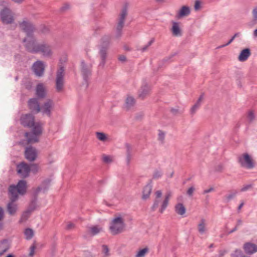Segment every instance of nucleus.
<instances>
[{"label": "nucleus", "mask_w": 257, "mask_h": 257, "mask_svg": "<svg viewBox=\"0 0 257 257\" xmlns=\"http://www.w3.org/2000/svg\"><path fill=\"white\" fill-rule=\"evenodd\" d=\"M107 48L105 47H101L99 50V55L100 56L101 61L99 66L103 67L105 63V60L107 57Z\"/></svg>", "instance_id": "obj_21"}, {"label": "nucleus", "mask_w": 257, "mask_h": 257, "mask_svg": "<svg viewBox=\"0 0 257 257\" xmlns=\"http://www.w3.org/2000/svg\"><path fill=\"white\" fill-rule=\"evenodd\" d=\"M28 106L29 109L36 113L41 111V106L37 98H31L28 101Z\"/></svg>", "instance_id": "obj_15"}, {"label": "nucleus", "mask_w": 257, "mask_h": 257, "mask_svg": "<svg viewBox=\"0 0 257 257\" xmlns=\"http://www.w3.org/2000/svg\"><path fill=\"white\" fill-rule=\"evenodd\" d=\"M74 228V224L73 223L70 222L68 224L67 226V229H72Z\"/></svg>", "instance_id": "obj_59"}, {"label": "nucleus", "mask_w": 257, "mask_h": 257, "mask_svg": "<svg viewBox=\"0 0 257 257\" xmlns=\"http://www.w3.org/2000/svg\"><path fill=\"white\" fill-rule=\"evenodd\" d=\"M199 108V107L198 106L194 104L190 109L191 114L193 115Z\"/></svg>", "instance_id": "obj_51"}, {"label": "nucleus", "mask_w": 257, "mask_h": 257, "mask_svg": "<svg viewBox=\"0 0 257 257\" xmlns=\"http://www.w3.org/2000/svg\"><path fill=\"white\" fill-rule=\"evenodd\" d=\"M31 215V211L27 210L25 211L22 215L21 218L20 220V222L22 223L25 222L30 217Z\"/></svg>", "instance_id": "obj_34"}, {"label": "nucleus", "mask_w": 257, "mask_h": 257, "mask_svg": "<svg viewBox=\"0 0 257 257\" xmlns=\"http://www.w3.org/2000/svg\"><path fill=\"white\" fill-rule=\"evenodd\" d=\"M20 120L23 126L32 128L31 132L25 134L28 142L29 143L38 142L43 132L42 124L40 122H35L34 115L31 113L22 115Z\"/></svg>", "instance_id": "obj_1"}, {"label": "nucleus", "mask_w": 257, "mask_h": 257, "mask_svg": "<svg viewBox=\"0 0 257 257\" xmlns=\"http://www.w3.org/2000/svg\"><path fill=\"white\" fill-rule=\"evenodd\" d=\"M165 134L163 132H162L161 131H159V134H158L159 140H160V141L163 142L165 139Z\"/></svg>", "instance_id": "obj_47"}, {"label": "nucleus", "mask_w": 257, "mask_h": 257, "mask_svg": "<svg viewBox=\"0 0 257 257\" xmlns=\"http://www.w3.org/2000/svg\"><path fill=\"white\" fill-rule=\"evenodd\" d=\"M227 252V251L225 250H220L219 251V255L218 257H222Z\"/></svg>", "instance_id": "obj_58"}, {"label": "nucleus", "mask_w": 257, "mask_h": 257, "mask_svg": "<svg viewBox=\"0 0 257 257\" xmlns=\"http://www.w3.org/2000/svg\"><path fill=\"white\" fill-rule=\"evenodd\" d=\"M252 19L247 23V25L250 27L257 24V6L252 9Z\"/></svg>", "instance_id": "obj_25"}, {"label": "nucleus", "mask_w": 257, "mask_h": 257, "mask_svg": "<svg viewBox=\"0 0 257 257\" xmlns=\"http://www.w3.org/2000/svg\"><path fill=\"white\" fill-rule=\"evenodd\" d=\"M47 88L43 83H39L35 88V94L38 99H44L47 95Z\"/></svg>", "instance_id": "obj_13"}, {"label": "nucleus", "mask_w": 257, "mask_h": 257, "mask_svg": "<svg viewBox=\"0 0 257 257\" xmlns=\"http://www.w3.org/2000/svg\"><path fill=\"white\" fill-rule=\"evenodd\" d=\"M91 69L92 64L90 63L87 64L84 61H81L80 65L81 73L85 81H87L88 77L91 76Z\"/></svg>", "instance_id": "obj_10"}, {"label": "nucleus", "mask_w": 257, "mask_h": 257, "mask_svg": "<svg viewBox=\"0 0 257 257\" xmlns=\"http://www.w3.org/2000/svg\"><path fill=\"white\" fill-rule=\"evenodd\" d=\"M17 171L22 177H27L30 172V167L25 163H22L17 166Z\"/></svg>", "instance_id": "obj_14"}, {"label": "nucleus", "mask_w": 257, "mask_h": 257, "mask_svg": "<svg viewBox=\"0 0 257 257\" xmlns=\"http://www.w3.org/2000/svg\"><path fill=\"white\" fill-rule=\"evenodd\" d=\"M89 229L91 234L94 235L100 232L102 230V228L98 226H94L90 227Z\"/></svg>", "instance_id": "obj_35"}, {"label": "nucleus", "mask_w": 257, "mask_h": 257, "mask_svg": "<svg viewBox=\"0 0 257 257\" xmlns=\"http://www.w3.org/2000/svg\"><path fill=\"white\" fill-rule=\"evenodd\" d=\"M23 42L25 43L24 46L28 51L32 53H36L34 50L38 48L40 43L37 42L32 35L25 38L23 40Z\"/></svg>", "instance_id": "obj_7"}, {"label": "nucleus", "mask_w": 257, "mask_h": 257, "mask_svg": "<svg viewBox=\"0 0 257 257\" xmlns=\"http://www.w3.org/2000/svg\"><path fill=\"white\" fill-rule=\"evenodd\" d=\"M118 59L119 61L123 62L125 60L126 57L124 55H121L119 57Z\"/></svg>", "instance_id": "obj_61"}, {"label": "nucleus", "mask_w": 257, "mask_h": 257, "mask_svg": "<svg viewBox=\"0 0 257 257\" xmlns=\"http://www.w3.org/2000/svg\"><path fill=\"white\" fill-rule=\"evenodd\" d=\"M161 202V199L160 198H156L155 201H154V204L152 206V209L153 210H155L158 206H159V205L160 204Z\"/></svg>", "instance_id": "obj_43"}, {"label": "nucleus", "mask_w": 257, "mask_h": 257, "mask_svg": "<svg viewBox=\"0 0 257 257\" xmlns=\"http://www.w3.org/2000/svg\"><path fill=\"white\" fill-rule=\"evenodd\" d=\"M148 252V248L146 247L139 250L136 254L135 257H144Z\"/></svg>", "instance_id": "obj_38"}, {"label": "nucleus", "mask_w": 257, "mask_h": 257, "mask_svg": "<svg viewBox=\"0 0 257 257\" xmlns=\"http://www.w3.org/2000/svg\"><path fill=\"white\" fill-rule=\"evenodd\" d=\"M110 40V37L108 35L104 36L102 39V46L107 48Z\"/></svg>", "instance_id": "obj_36"}, {"label": "nucleus", "mask_w": 257, "mask_h": 257, "mask_svg": "<svg viewBox=\"0 0 257 257\" xmlns=\"http://www.w3.org/2000/svg\"><path fill=\"white\" fill-rule=\"evenodd\" d=\"M1 21L5 24H11L14 21V13L10 8V4L1 2Z\"/></svg>", "instance_id": "obj_4"}, {"label": "nucleus", "mask_w": 257, "mask_h": 257, "mask_svg": "<svg viewBox=\"0 0 257 257\" xmlns=\"http://www.w3.org/2000/svg\"><path fill=\"white\" fill-rule=\"evenodd\" d=\"M152 189V186L151 184L147 185L144 188L143 191L142 198L143 199H147L150 196Z\"/></svg>", "instance_id": "obj_27"}, {"label": "nucleus", "mask_w": 257, "mask_h": 257, "mask_svg": "<svg viewBox=\"0 0 257 257\" xmlns=\"http://www.w3.org/2000/svg\"><path fill=\"white\" fill-rule=\"evenodd\" d=\"M237 193V191L235 190L230 192L229 194L226 195L224 196L225 202H229L231 199H232L236 196Z\"/></svg>", "instance_id": "obj_33"}, {"label": "nucleus", "mask_w": 257, "mask_h": 257, "mask_svg": "<svg viewBox=\"0 0 257 257\" xmlns=\"http://www.w3.org/2000/svg\"><path fill=\"white\" fill-rule=\"evenodd\" d=\"M251 55V52L249 48H245L242 50L238 57V60L240 62L245 61Z\"/></svg>", "instance_id": "obj_20"}, {"label": "nucleus", "mask_w": 257, "mask_h": 257, "mask_svg": "<svg viewBox=\"0 0 257 257\" xmlns=\"http://www.w3.org/2000/svg\"><path fill=\"white\" fill-rule=\"evenodd\" d=\"M155 194H156V198L160 199V198H161V197L162 196V193L161 191L158 190L156 192Z\"/></svg>", "instance_id": "obj_57"}, {"label": "nucleus", "mask_w": 257, "mask_h": 257, "mask_svg": "<svg viewBox=\"0 0 257 257\" xmlns=\"http://www.w3.org/2000/svg\"><path fill=\"white\" fill-rule=\"evenodd\" d=\"M102 160L104 163L107 164L110 163L112 161V158L110 156L104 155H103Z\"/></svg>", "instance_id": "obj_42"}, {"label": "nucleus", "mask_w": 257, "mask_h": 257, "mask_svg": "<svg viewBox=\"0 0 257 257\" xmlns=\"http://www.w3.org/2000/svg\"><path fill=\"white\" fill-rule=\"evenodd\" d=\"M30 167V171L34 174L37 173L39 171V167L37 164H32Z\"/></svg>", "instance_id": "obj_40"}, {"label": "nucleus", "mask_w": 257, "mask_h": 257, "mask_svg": "<svg viewBox=\"0 0 257 257\" xmlns=\"http://www.w3.org/2000/svg\"><path fill=\"white\" fill-rule=\"evenodd\" d=\"M70 8V5L69 4H65L62 8V11H66Z\"/></svg>", "instance_id": "obj_60"}, {"label": "nucleus", "mask_w": 257, "mask_h": 257, "mask_svg": "<svg viewBox=\"0 0 257 257\" xmlns=\"http://www.w3.org/2000/svg\"><path fill=\"white\" fill-rule=\"evenodd\" d=\"M20 28L25 32L27 37L31 36L34 31V27L32 23L27 21H24L20 24Z\"/></svg>", "instance_id": "obj_16"}, {"label": "nucleus", "mask_w": 257, "mask_h": 257, "mask_svg": "<svg viewBox=\"0 0 257 257\" xmlns=\"http://www.w3.org/2000/svg\"><path fill=\"white\" fill-rule=\"evenodd\" d=\"M33 70L35 74L38 76H42L44 72L45 66L44 63L41 61H37L34 63Z\"/></svg>", "instance_id": "obj_17"}, {"label": "nucleus", "mask_w": 257, "mask_h": 257, "mask_svg": "<svg viewBox=\"0 0 257 257\" xmlns=\"http://www.w3.org/2000/svg\"><path fill=\"white\" fill-rule=\"evenodd\" d=\"M35 249H36V246L35 245H33L32 246H31L30 252L29 253L30 256H32L34 255Z\"/></svg>", "instance_id": "obj_54"}, {"label": "nucleus", "mask_w": 257, "mask_h": 257, "mask_svg": "<svg viewBox=\"0 0 257 257\" xmlns=\"http://www.w3.org/2000/svg\"><path fill=\"white\" fill-rule=\"evenodd\" d=\"M215 170L216 172H221L223 170V166L221 164L217 166Z\"/></svg>", "instance_id": "obj_56"}, {"label": "nucleus", "mask_w": 257, "mask_h": 257, "mask_svg": "<svg viewBox=\"0 0 257 257\" xmlns=\"http://www.w3.org/2000/svg\"><path fill=\"white\" fill-rule=\"evenodd\" d=\"M171 195H172V193L170 191H168L166 193V194L165 195V199L164 200V201L161 205V207L160 209V213H162L164 212V211L165 210L166 207H167L168 202H169V200L170 197L171 196Z\"/></svg>", "instance_id": "obj_26"}, {"label": "nucleus", "mask_w": 257, "mask_h": 257, "mask_svg": "<svg viewBox=\"0 0 257 257\" xmlns=\"http://www.w3.org/2000/svg\"><path fill=\"white\" fill-rule=\"evenodd\" d=\"M245 252L248 254H252L257 252V245L250 242H246L243 245Z\"/></svg>", "instance_id": "obj_18"}, {"label": "nucleus", "mask_w": 257, "mask_h": 257, "mask_svg": "<svg viewBox=\"0 0 257 257\" xmlns=\"http://www.w3.org/2000/svg\"><path fill=\"white\" fill-rule=\"evenodd\" d=\"M27 182L25 180H20L17 185H11L9 187V196L10 201L7 206L8 213L14 215L17 210V204L16 201L18 199V194L24 195L26 192Z\"/></svg>", "instance_id": "obj_2"}, {"label": "nucleus", "mask_w": 257, "mask_h": 257, "mask_svg": "<svg viewBox=\"0 0 257 257\" xmlns=\"http://www.w3.org/2000/svg\"><path fill=\"white\" fill-rule=\"evenodd\" d=\"M123 215L118 214L112 219L110 223L109 229L112 234L116 235L122 232L125 227Z\"/></svg>", "instance_id": "obj_3"}, {"label": "nucleus", "mask_w": 257, "mask_h": 257, "mask_svg": "<svg viewBox=\"0 0 257 257\" xmlns=\"http://www.w3.org/2000/svg\"><path fill=\"white\" fill-rule=\"evenodd\" d=\"M175 212L179 215H183L186 212V208L182 203H178L175 206Z\"/></svg>", "instance_id": "obj_28"}, {"label": "nucleus", "mask_w": 257, "mask_h": 257, "mask_svg": "<svg viewBox=\"0 0 257 257\" xmlns=\"http://www.w3.org/2000/svg\"><path fill=\"white\" fill-rule=\"evenodd\" d=\"M203 99L204 94H201L195 104L200 107Z\"/></svg>", "instance_id": "obj_48"}, {"label": "nucleus", "mask_w": 257, "mask_h": 257, "mask_svg": "<svg viewBox=\"0 0 257 257\" xmlns=\"http://www.w3.org/2000/svg\"><path fill=\"white\" fill-rule=\"evenodd\" d=\"M24 234L26 236V238L27 240L31 239L34 236V231L31 228H27L24 231Z\"/></svg>", "instance_id": "obj_37"}, {"label": "nucleus", "mask_w": 257, "mask_h": 257, "mask_svg": "<svg viewBox=\"0 0 257 257\" xmlns=\"http://www.w3.org/2000/svg\"><path fill=\"white\" fill-rule=\"evenodd\" d=\"M54 106V102L51 99H47L41 106V111L48 116L51 115V111Z\"/></svg>", "instance_id": "obj_12"}, {"label": "nucleus", "mask_w": 257, "mask_h": 257, "mask_svg": "<svg viewBox=\"0 0 257 257\" xmlns=\"http://www.w3.org/2000/svg\"><path fill=\"white\" fill-rule=\"evenodd\" d=\"M206 225V220L204 218L201 219L197 225L198 231L201 234H204L207 231Z\"/></svg>", "instance_id": "obj_22"}, {"label": "nucleus", "mask_w": 257, "mask_h": 257, "mask_svg": "<svg viewBox=\"0 0 257 257\" xmlns=\"http://www.w3.org/2000/svg\"><path fill=\"white\" fill-rule=\"evenodd\" d=\"M252 187V184H248L244 186L241 189L240 191L241 192H244L247 191L248 189H251Z\"/></svg>", "instance_id": "obj_52"}, {"label": "nucleus", "mask_w": 257, "mask_h": 257, "mask_svg": "<svg viewBox=\"0 0 257 257\" xmlns=\"http://www.w3.org/2000/svg\"><path fill=\"white\" fill-rule=\"evenodd\" d=\"M155 41V39L154 38H152L148 43V44L147 45H146L145 46L143 47L141 50L142 52H144L145 51H146L148 49V48L150 46L152 43Z\"/></svg>", "instance_id": "obj_44"}, {"label": "nucleus", "mask_w": 257, "mask_h": 257, "mask_svg": "<svg viewBox=\"0 0 257 257\" xmlns=\"http://www.w3.org/2000/svg\"><path fill=\"white\" fill-rule=\"evenodd\" d=\"M97 138L101 141H105L106 140V135L103 133L97 132L96 133Z\"/></svg>", "instance_id": "obj_39"}, {"label": "nucleus", "mask_w": 257, "mask_h": 257, "mask_svg": "<svg viewBox=\"0 0 257 257\" xmlns=\"http://www.w3.org/2000/svg\"><path fill=\"white\" fill-rule=\"evenodd\" d=\"M102 250H103V252L104 253L105 256H107L109 255V249L107 245H102Z\"/></svg>", "instance_id": "obj_49"}, {"label": "nucleus", "mask_w": 257, "mask_h": 257, "mask_svg": "<svg viewBox=\"0 0 257 257\" xmlns=\"http://www.w3.org/2000/svg\"><path fill=\"white\" fill-rule=\"evenodd\" d=\"M194 10L196 11L199 10L201 8V3L199 0H196L194 4Z\"/></svg>", "instance_id": "obj_45"}, {"label": "nucleus", "mask_w": 257, "mask_h": 257, "mask_svg": "<svg viewBox=\"0 0 257 257\" xmlns=\"http://www.w3.org/2000/svg\"><path fill=\"white\" fill-rule=\"evenodd\" d=\"M190 13V8L186 6L181 7L176 15L177 19H180L188 16Z\"/></svg>", "instance_id": "obj_19"}, {"label": "nucleus", "mask_w": 257, "mask_h": 257, "mask_svg": "<svg viewBox=\"0 0 257 257\" xmlns=\"http://www.w3.org/2000/svg\"><path fill=\"white\" fill-rule=\"evenodd\" d=\"M171 111L174 114H176L178 110V109H175V108H172L171 110Z\"/></svg>", "instance_id": "obj_63"}, {"label": "nucleus", "mask_w": 257, "mask_h": 257, "mask_svg": "<svg viewBox=\"0 0 257 257\" xmlns=\"http://www.w3.org/2000/svg\"><path fill=\"white\" fill-rule=\"evenodd\" d=\"M125 148L126 149V162L127 165H128L130 163V162L132 158V148L131 146L128 144H125Z\"/></svg>", "instance_id": "obj_30"}, {"label": "nucleus", "mask_w": 257, "mask_h": 257, "mask_svg": "<svg viewBox=\"0 0 257 257\" xmlns=\"http://www.w3.org/2000/svg\"><path fill=\"white\" fill-rule=\"evenodd\" d=\"M247 118L249 121H252L254 120L255 118V115L252 111H249L248 113Z\"/></svg>", "instance_id": "obj_50"}, {"label": "nucleus", "mask_w": 257, "mask_h": 257, "mask_svg": "<svg viewBox=\"0 0 257 257\" xmlns=\"http://www.w3.org/2000/svg\"><path fill=\"white\" fill-rule=\"evenodd\" d=\"M162 173L158 170L154 172L153 174V178L155 179H158L162 176Z\"/></svg>", "instance_id": "obj_46"}, {"label": "nucleus", "mask_w": 257, "mask_h": 257, "mask_svg": "<svg viewBox=\"0 0 257 257\" xmlns=\"http://www.w3.org/2000/svg\"><path fill=\"white\" fill-rule=\"evenodd\" d=\"M50 183V181L49 180H46L44 181L41 186L38 187L36 190L35 193L36 194H38L39 192L41 190H44V191H46L48 188V186H49Z\"/></svg>", "instance_id": "obj_29"}, {"label": "nucleus", "mask_w": 257, "mask_h": 257, "mask_svg": "<svg viewBox=\"0 0 257 257\" xmlns=\"http://www.w3.org/2000/svg\"><path fill=\"white\" fill-rule=\"evenodd\" d=\"M194 191L195 188L193 186H192L188 189L187 194L188 196H192Z\"/></svg>", "instance_id": "obj_53"}, {"label": "nucleus", "mask_w": 257, "mask_h": 257, "mask_svg": "<svg viewBox=\"0 0 257 257\" xmlns=\"http://www.w3.org/2000/svg\"><path fill=\"white\" fill-rule=\"evenodd\" d=\"M65 69L64 67L61 66L56 73V89L57 92L63 90L64 85Z\"/></svg>", "instance_id": "obj_6"}, {"label": "nucleus", "mask_w": 257, "mask_h": 257, "mask_svg": "<svg viewBox=\"0 0 257 257\" xmlns=\"http://www.w3.org/2000/svg\"><path fill=\"white\" fill-rule=\"evenodd\" d=\"M135 104V100L132 96H128L125 100V107L128 110L131 108Z\"/></svg>", "instance_id": "obj_31"}, {"label": "nucleus", "mask_w": 257, "mask_h": 257, "mask_svg": "<svg viewBox=\"0 0 257 257\" xmlns=\"http://www.w3.org/2000/svg\"><path fill=\"white\" fill-rule=\"evenodd\" d=\"M127 15V9L126 7H124L121 10L119 15L118 22L116 27V37L118 38L121 35V31L124 26V21Z\"/></svg>", "instance_id": "obj_8"}, {"label": "nucleus", "mask_w": 257, "mask_h": 257, "mask_svg": "<svg viewBox=\"0 0 257 257\" xmlns=\"http://www.w3.org/2000/svg\"><path fill=\"white\" fill-rule=\"evenodd\" d=\"M41 31L43 33H44V34H47L50 31V30H49V28L47 27V26H43L42 30H41Z\"/></svg>", "instance_id": "obj_55"}, {"label": "nucleus", "mask_w": 257, "mask_h": 257, "mask_svg": "<svg viewBox=\"0 0 257 257\" xmlns=\"http://www.w3.org/2000/svg\"><path fill=\"white\" fill-rule=\"evenodd\" d=\"M240 166L247 169H252L255 166V161L247 153H243L238 157Z\"/></svg>", "instance_id": "obj_5"}, {"label": "nucleus", "mask_w": 257, "mask_h": 257, "mask_svg": "<svg viewBox=\"0 0 257 257\" xmlns=\"http://www.w3.org/2000/svg\"><path fill=\"white\" fill-rule=\"evenodd\" d=\"M36 53H41L44 57H51L53 55V51L50 45L45 43H40L38 48L34 50Z\"/></svg>", "instance_id": "obj_9"}, {"label": "nucleus", "mask_w": 257, "mask_h": 257, "mask_svg": "<svg viewBox=\"0 0 257 257\" xmlns=\"http://www.w3.org/2000/svg\"><path fill=\"white\" fill-rule=\"evenodd\" d=\"M10 248V242L8 239L1 241V254L6 252Z\"/></svg>", "instance_id": "obj_32"}, {"label": "nucleus", "mask_w": 257, "mask_h": 257, "mask_svg": "<svg viewBox=\"0 0 257 257\" xmlns=\"http://www.w3.org/2000/svg\"><path fill=\"white\" fill-rule=\"evenodd\" d=\"M38 152L37 150L32 146L26 147L25 151L26 159L29 162L35 161L37 158Z\"/></svg>", "instance_id": "obj_11"}, {"label": "nucleus", "mask_w": 257, "mask_h": 257, "mask_svg": "<svg viewBox=\"0 0 257 257\" xmlns=\"http://www.w3.org/2000/svg\"><path fill=\"white\" fill-rule=\"evenodd\" d=\"M213 190V188H210L208 189L205 190L203 192V193L206 194V193H209V192H211Z\"/></svg>", "instance_id": "obj_62"}, {"label": "nucleus", "mask_w": 257, "mask_h": 257, "mask_svg": "<svg viewBox=\"0 0 257 257\" xmlns=\"http://www.w3.org/2000/svg\"><path fill=\"white\" fill-rule=\"evenodd\" d=\"M253 35L254 37H257V29L254 30Z\"/></svg>", "instance_id": "obj_64"}, {"label": "nucleus", "mask_w": 257, "mask_h": 257, "mask_svg": "<svg viewBox=\"0 0 257 257\" xmlns=\"http://www.w3.org/2000/svg\"><path fill=\"white\" fill-rule=\"evenodd\" d=\"M150 91V87L148 84H145L143 85L139 91V97L142 99L144 98L145 97L149 94Z\"/></svg>", "instance_id": "obj_24"}, {"label": "nucleus", "mask_w": 257, "mask_h": 257, "mask_svg": "<svg viewBox=\"0 0 257 257\" xmlns=\"http://www.w3.org/2000/svg\"><path fill=\"white\" fill-rule=\"evenodd\" d=\"M240 35V33H235L234 36L229 40V41L225 44H224V45H222L219 47H218V48H222V47H225L228 45H229L233 41V40L237 37H238Z\"/></svg>", "instance_id": "obj_41"}, {"label": "nucleus", "mask_w": 257, "mask_h": 257, "mask_svg": "<svg viewBox=\"0 0 257 257\" xmlns=\"http://www.w3.org/2000/svg\"><path fill=\"white\" fill-rule=\"evenodd\" d=\"M171 31L173 36L176 37L181 36L182 35L181 30L179 27V23L176 22H172Z\"/></svg>", "instance_id": "obj_23"}]
</instances>
